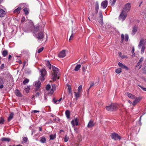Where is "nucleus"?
Wrapping results in <instances>:
<instances>
[{"label":"nucleus","mask_w":146,"mask_h":146,"mask_svg":"<svg viewBox=\"0 0 146 146\" xmlns=\"http://www.w3.org/2000/svg\"><path fill=\"white\" fill-rule=\"evenodd\" d=\"M52 79L54 81H55L57 78H59V76L60 75V73L59 69L56 67L52 66Z\"/></svg>","instance_id":"nucleus-1"},{"label":"nucleus","mask_w":146,"mask_h":146,"mask_svg":"<svg viewBox=\"0 0 146 146\" xmlns=\"http://www.w3.org/2000/svg\"><path fill=\"white\" fill-rule=\"evenodd\" d=\"M27 29L26 32L29 33L33 31V33H35L37 32L38 30V27H35L33 25H32L29 26Z\"/></svg>","instance_id":"nucleus-2"},{"label":"nucleus","mask_w":146,"mask_h":146,"mask_svg":"<svg viewBox=\"0 0 146 146\" xmlns=\"http://www.w3.org/2000/svg\"><path fill=\"white\" fill-rule=\"evenodd\" d=\"M39 71L40 72V76L39 78V80L42 82L45 79L44 76L46 74V71L44 68H42Z\"/></svg>","instance_id":"nucleus-3"},{"label":"nucleus","mask_w":146,"mask_h":146,"mask_svg":"<svg viewBox=\"0 0 146 146\" xmlns=\"http://www.w3.org/2000/svg\"><path fill=\"white\" fill-rule=\"evenodd\" d=\"M117 108V104H112L106 107V110L108 111H113L116 110Z\"/></svg>","instance_id":"nucleus-4"},{"label":"nucleus","mask_w":146,"mask_h":146,"mask_svg":"<svg viewBox=\"0 0 146 146\" xmlns=\"http://www.w3.org/2000/svg\"><path fill=\"white\" fill-rule=\"evenodd\" d=\"M131 8V3H128L125 5L122 11L127 13L130 10Z\"/></svg>","instance_id":"nucleus-5"},{"label":"nucleus","mask_w":146,"mask_h":146,"mask_svg":"<svg viewBox=\"0 0 146 146\" xmlns=\"http://www.w3.org/2000/svg\"><path fill=\"white\" fill-rule=\"evenodd\" d=\"M127 16V13L122 11L119 17V20L123 21L125 20Z\"/></svg>","instance_id":"nucleus-6"},{"label":"nucleus","mask_w":146,"mask_h":146,"mask_svg":"<svg viewBox=\"0 0 146 146\" xmlns=\"http://www.w3.org/2000/svg\"><path fill=\"white\" fill-rule=\"evenodd\" d=\"M111 136L112 138L115 140H120L121 139V137L117 134L115 133H112Z\"/></svg>","instance_id":"nucleus-7"},{"label":"nucleus","mask_w":146,"mask_h":146,"mask_svg":"<svg viewBox=\"0 0 146 146\" xmlns=\"http://www.w3.org/2000/svg\"><path fill=\"white\" fill-rule=\"evenodd\" d=\"M98 21L102 25L103 24V15L101 12H100L99 13Z\"/></svg>","instance_id":"nucleus-8"},{"label":"nucleus","mask_w":146,"mask_h":146,"mask_svg":"<svg viewBox=\"0 0 146 146\" xmlns=\"http://www.w3.org/2000/svg\"><path fill=\"white\" fill-rule=\"evenodd\" d=\"M78 123L79 120L77 118H76L75 119L72 120L71 122V123L73 127H74L75 125L76 126H77L78 125Z\"/></svg>","instance_id":"nucleus-9"},{"label":"nucleus","mask_w":146,"mask_h":146,"mask_svg":"<svg viewBox=\"0 0 146 146\" xmlns=\"http://www.w3.org/2000/svg\"><path fill=\"white\" fill-rule=\"evenodd\" d=\"M41 83L40 80L37 81L35 82V87L36 91L38 90L40 87Z\"/></svg>","instance_id":"nucleus-10"},{"label":"nucleus","mask_w":146,"mask_h":146,"mask_svg":"<svg viewBox=\"0 0 146 146\" xmlns=\"http://www.w3.org/2000/svg\"><path fill=\"white\" fill-rule=\"evenodd\" d=\"M135 99L133 103V105L135 106L141 100L142 98L141 97H136L135 98Z\"/></svg>","instance_id":"nucleus-11"},{"label":"nucleus","mask_w":146,"mask_h":146,"mask_svg":"<svg viewBox=\"0 0 146 146\" xmlns=\"http://www.w3.org/2000/svg\"><path fill=\"white\" fill-rule=\"evenodd\" d=\"M108 2L107 0H105L103 1L101 4V6L104 9H105L107 6Z\"/></svg>","instance_id":"nucleus-12"},{"label":"nucleus","mask_w":146,"mask_h":146,"mask_svg":"<svg viewBox=\"0 0 146 146\" xmlns=\"http://www.w3.org/2000/svg\"><path fill=\"white\" fill-rule=\"evenodd\" d=\"M118 65L119 67L122 68H124L126 70H128L129 69L128 68L127 66H125L121 63L119 62L118 63Z\"/></svg>","instance_id":"nucleus-13"},{"label":"nucleus","mask_w":146,"mask_h":146,"mask_svg":"<svg viewBox=\"0 0 146 146\" xmlns=\"http://www.w3.org/2000/svg\"><path fill=\"white\" fill-rule=\"evenodd\" d=\"M66 56L65 50H62L58 54V56L59 58H63Z\"/></svg>","instance_id":"nucleus-14"},{"label":"nucleus","mask_w":146,"mask_h":146,"mask_svg":"<svg viewBox=\"0 0 146 146\" xmlns=\"http://www.w3.org/2000/svg\"><path fill=\"white\" fill-rule=\"evenodd\" d=\"M44 36V35L43 33L41 32L38 33V36H37V38L38 39H42Z\"/></svg>","instance_id":"nucleus-15"},{"label":"nucleus","mask_w":146,"mask_h":146,"mask_svg":"<svg viewBox=\"0 0 146 146\" xmlns=\"http://www.w3.org/2000/svg\"><path fill=\"white\" fill-rule=\"evenodd\" d=\"M125 95L129 98L131 99H135V96L127 92L125 93Z\"/></svg>","instance_id":"nucleus-16"},{"label":"nucleus","mask_w":146,"mask_h":146,"mask_svg":"<svg viewBox=\"0 0 146 146\" xmlns=\"http://www.w3.org/2000/svg\"><path fill=\"white\" fill-rule=\"evenodd\" d=\"M5 14V11L3 9H0V17H4Z\"/></svg>","instance_id":"nucleus-17"},{"label":"nucleus","mask_w":146,"mask_h":146,"mask_svg":"<svg viewBox=\"0 0 146 146\" xmlns=\"http://www.w3.org/2000/svg\"><path fill=\"white\" fill-rule=\"evenodd\" d=\"M94 124L93 123V121L92 120H90L88 123L87 127L88 128H90L94 126Z\"/></svg>","instance_id":"nucleus-18"},{"label":"nucleus","mask_w":146,"mask_h":146,"mask_svg":"<svg viewBox=\"0 0 146 146\" xmlns=\"http://www.w3.org/2000/svg\"><path fill=\"white\" fill-rule=\"evenodd\" d=\"M15 94L16 95L19 97H22V94L21 93L20 91L18 89H16L15 91Z\"/></svg>","instance_id":"nucleus-19"},{"label":"nucleus","mask_w":146,"mask_h":146,"mask_svg":"<svg viewBox=\"0 0 146 146\" xmlns=\"http://www.w3.org/2000/svg\"><path fill=\"white\" fill-rule=\"evenodd\" d=\"M137 29V26H135L133 27L132 32V35H134L136 33Z\"/></svg>","instance_id":"nucleus-20"},{"label":"nucleus","mask_w":146,"mask_h":146,"mask_svg":"<svg viewBox=\"0 0 146 146\" xmlns=\"http://www.w3.org/2000/svg\"><path fill=\"white\" fill-rule=\"evenodd\" d=\"M144 41V40L143 38H142L140 40L138 46L139 48H140L143 45V44Z\"/></svg>","instance_id":"nucleus-21"},{"label":"nucleus","mask_w":146,"mask_h":146,"mask_svg":"<svg viewBox=\"0 0 146 146\" xmlns=\"http://www.w3.org/2000/svg\"><path fill=\"white\" fill-rule=\"evenodd\" d=\"M40 141L42 143H44L46 141V139L43 137H40Z\"/></svg>","instance_id":"nucleus-22"},{"label":"nucleus","mask_w":146,"mask_h":146,"mask_svg":"<svg viewBox=\"0 0 146 146\" xmlns=\"http://www.w3.org/2000/svg\"><path fill=\"white\" fill-rule=\"evenodd\" d=\"M14 114L13 113H11L8 118V121H10L13 118Z\"/></svg>","instance_id":"nucleus-23"},{"label":"nucleus","mask_w":146,"mask_h":146,"mask_svg":"<svg viewBox=\"0 0 146 146\" xmlns=\"http://www.w3.org/2000/svg\"><path fill=\"white\" fill-rule=\"evenodd\" d=\"M21 7H19L18 8L15 9L14 11V13H19L20 12V10L21 9Z\"/></svg>","instance_id":"nucleus-24"},{"label":"nucleus","mask_w":146,"mask_h":146,"mask_svg":"<svg viewBox=\"0 0 146 146\" xmlns=\"http://www.w3.org/2000/svg\"><path fill=\"white\" fill-rule=\"evenodd\" d=\"M65 114L67 118L69 119L70 117V113L69 110H67L66 111Z\"/></svg>","instance_id":"nucleus-25"},{"label":"nucleus","mask_w":146,"mask_h":146,"mask_svg":"<svg viewBox=\"0 0 146 146\" xmlns=\"http://www.w3.org/2000/svg\"><path fill=\"white\" fill-rule=\"evenodd\" d=\"M1 140L3 141L9 142V141H10L11 139L9 138L3 137L1 139Z\"/></svg>","instance_id":"nucleus-26"},{"label":"nucleus","mask_w":146,"mask_h":146,"mask_svg":"<svg viewBox=\"0 0 146 146\" xmlns=\"http://www.w3.org/2000/svg\"><path fill=\"white\" fill-rule=\"evenodd\" d=\"M8 52L7 50H5L3 51L2 52V54L3 57H5L6 56Z\"/></svg>","instance_id":"nucleus-27"},{"label":"nucleus","mask_w":146,"mask_h":146,"mask_svg":"<svg viewBox=\"0 0 146 146\" xmlns=\"http://www.w3.org/2000/svg\"><path fill=\"white\" fill-rule=\"evenodd\" d=\"M116 0H110L109 1L110 3L112 6H113L115 3Z\"/></svg>","instance_id":"nucleus-28"},{"label":"nucleus","mask_w":146,"mask_h":146,"mask_svg":"<svg viewBox=\"0 0 146 146\" xmlns=\"http://www.w3.org/2000/svg\"><path fill=\"white\" fill-rule=\"evenodd\" d=\"M80 93V92H74V95L76 99H77L79 97Z\"/></svg>","instance_id":"nucleus-29"},{"label":"nucleus","mask_w":146,"mask_h":146,"mask_svg":"<svg viewBox=\"0 0 146 146\" xmlns=\"http://www.w3.org/2000/svg\"><path fill=\"white\" fill-rule=\"evenodd\" d=\"M74 34L75 33H74L73 29H72V34L70 37L69 40V41H70L71 40H72L73 39L74 37Z\"/></svg>","instance_id":"nucleus-30"},{"label":"nucleus","mask_w":146,"mask_h":146,"mask_svg":"<svg viewBox=\"0 0 146 146\" xmlns=\"http://www.w3.org/2000/svg\"><path fill=\"white\" fill-rule=\"evenodd\" d=\"M81 65L80 64H77L76 65L75 68H74V70L77 71L80 68Z\"/></svg>","instance_id":"nucleus-31"},{"label":"nucleus","mask_w":146,"mask_h":146,"mask_svg":"<svg viewBox=\"0 0 146 146\" xmlns=\"http://www.w3.org/2000/svg\"><path fill=\"white\" fill-rule=\"evenodd\" d=\"M56 137V135L55 134L54 135L51 134L50 136V140H53Z\"/></svg>","instance_id":"nucleus-32"},{"label":"nucleus","mask_w":146,"mask_h":146,"mask_svg":"<svg viewBox=\"0 0 146 146\" xmlns=\"http://www.w3.org/2000/svg\"><path fill=\"white\" fill-rule=\"evenodd\" d=\"M67 86L68 87V91L69 94H72V90H71V87L70 85L68 84L67 85Z\"/></svg>","instance_id":"nucleus-33"},{"label":"nucleus","mask_w":146,"mask_h":146,"mask_svg":"<svg viewBox=\"0 0 146 146\" xmlns=\"http://www.w3.org/2000/svg\"><path fill=\"white\" fill-rule=\"evenodd\" d=\"M30 89V86H28L27 87H25V90L27 93H28Z\"/></svg>","instance_id":"nucleus-34"},{"label":"nucleus","mask_w":146,"mask_h":146,"mask_svg":"<svg viewBox=\"0 0 146 146\" xmlns=\"http://www.w3.org/2000/svg\"><path fill=\"white\" fill-rule=\"evenodd\" d=\"M122 71L121 69L120 68H118L115 70V72L117 74H119Z\"/></svg>","instance_id":"nucleus-35"},{"label":"nucleus","mask_w":146,"mask_h":146,"mask_svg":"<svg viewBox=\"0 0 146 146\" xmlns=\"http://www.w3.org/2000/svg\"><path fill=\"white\" fill-rule=\"evenodd\" d=\"M5 82L4 79L2 77L0 78V85L1 84H3Z\"/></svg>","instance_id":"nucleus-36"},{"label":"nucleus","mask_w":146,"mask_h":146,"mask_svg":"<svg viewBox=\"0 0 146 146\" xmlns=\"http://www.w3.org/2000/svg\"><path fill=\"white\" fill-rule=\"evenodd\" d=\"M23 10L24 11L25 14L27 15L29 13V10L27 8H25L23 9Z\"/></svg>","instance_id":"nucleus-37"},{"label":"nucleus","mask_w":146,"mask_h":146,"mask_svg":"<svg viewBox=\"0 0 146 146\" xmlns=\"http://www.w3.org/2000/svg\"><path fill=\"white\" fill-rule=\"evenodd\" d=\"M46 65L50 69L51 68V65L49 61H47L46 62Z\"/></svg>","instance_id":"nucleus-38"},{"label":"nucleus","mask_w":146,"mask_h":146,"mask_svg":"<svg viewBox=\"0 0 146 146\" xmlns=\"http://www.w3.org/2000/svg\"><path fill=\"white\" fill-rule=\"evenodd\" d=\"M142 65L141 64V63L139 62H137V64L136 66V68H138V69H140Z\"/></svg>","instance_id":"nucleus-39"},{"label":"nucleus","mask_w":146,"mask_h":146,"mask_svg":"<svg viewBox=\"0 0 146 146\" xmlns=\"http://www.w3.org/2000/svg\"><path fill=\"white\" fill-rule=\"evenodd\" d=\"M142 65L141 64V63L139 62H137V64L136 66V68H138V69H140Z\"/></svg>","instance_id":"nucleus-40"},{"label":"nucleus","mask_w":146,"mask_h":146,"mask_svg":"<svg viewBox=\"0 0 146 146\" xmlns=\"http://www.w3.org/2000/svg\"><path fill=\"white\" fill-rule=\"evenodd\" d=\"M145 49V46H144V45H143L142 46L141 51V53L142 54H143L144 53Z\"/></svg>","instance_id":"nucleus-41"},{"label":"nucleus","mask_w":146,"mask_h":146,"mask_svg":"<svg viewBox=\"0 0 146 146\" xmlns=\"http://www.w3.org/2000/svg\"><path fill=\"white\" fill-rule=\"evenodd\" d=\"M29 80L27 79H26L23 82L24 84L25 85L29 82Z\"/></svg>","instance_id":"nucleus-42"},{"label":"nucleus","mask_w":146,"mask_h":146,"mask_svg":"<svg viewBox=\"0 0 146 146\" xmlns=\"http://www.w3.org/2000/svg\"><path fill=\"white\" fill-rule=\"evenodd\" d=\"M69 139V137L67 136V135H66L65 137L64 138V141L65 142H67Z\"/></svg>","instance_id":"nucleus-43"},{"label":"nucleus","mask_w":146,"mask_h":146,"mask_svg":"<svg viewBox=\"0 0 146 146\" xmlns=\"http://www.w3.org/2000/svg\"><path fill=\"white\" fill-rule=\"evenodd\" d=\"M82 86L81 85L79 86L78 87V92H80L82 90Z\"/></svg>","instance_id":"nucleus-44"},{"label":"nucleus","mask_w":146,"mask_h":146,"mask_svg":"<svg viewBox=\"0 0 146 146\" xmlns=\"http://www.w3.org/2000/svg\"><path fill=\"white\" fill-rule=\"evenodd\" d=\"M129 36L127 34H125V35L124 39L126 41H127L128 40Z\"/></svg>","instance_id":"nucleus-45"},{"label":"nucleus","mask_w":146,"mask_h":146,"mask_svg":"<svg viewBox=\"0 0 146 146\" xmlns=\"http://www.w3.org/2000/svg\"><path fill=\"white\" fill-rule=\"evenodd\" d=\"M95 9H99V5L98 2H96L95 4Z\"/></svg>","instance_id":"nucleus-46"},{"label":"nucleus","mask_w":146,"mask_h":146,"mask_svg":"<svg viewBox=\"0 0 146 146\" xmlns=\"http://www.w3.org/2000/svg\"><path fill=\"white\" fill-rule=\"evenodd\" d=\"M90 86L89 88V89H88V92H89V90L93 86H94V83L93 82H91L90 83Z\"/></svg>","instance_id":"nucleus-47"},{"label":"nucleus","mask_w":146,"mask_h":146,"mask_svg":"<svg viewBox=\"0 0 146 146\" xmlns=\"http://www.w3.org/2000/svg\"><path fill=\"white\" fill-rule=\"evenodd\" d=\"M51 86L50 85L48 84L47 85L46 87V89L47 90H49Z\"/></svg>","instance_id":"nucleus-48"},{"label":"nucleus","mask_w":146,"mask_h":146,"mask_svg":"<svg viewBox=\"0 0 146 146\" xmlns=\"http://www.w3.org/2000/svg\"><path fill=\"white\" fill-rule=\"evenodd\" d=\"M43 49L44 48L43 47H42L39 49L37 51L38 53H39L41 52L43 50Z\"/></svg>","instance_id":"nucleus-49"},{"label":"nucleus","mask_w":146,"mask_h":146,"mask_svg":"<svg viewBox=\"0 0 146 146\" xmlns=\"http://www.w3.org/2000/svg\"><path fill=\"white\" fill-rule=\"evenodd\" d=\"M143 60H144L143 57H141L139 59L138 62L141 64V63L143 61Z\"/></svg>","instance_id":"nucleus-50"},{"label":"nucleus","mask_w":146,"mask_h":146,"mask_svg":"<svg viewBox=\"0 0 146 146\" xmlns=\"http://www.w3.org/2000/svg\"><path fill=\"white\" fill-rule=\"evenodd\" d=\"M4 121V120L3 118H1L0 119V124H3Z\"/></svg>","instance_id":"nucleus-51"},{"label":"nucleus","mask_w":146,"mask_h":146,"mask_svg":"<svg viewBox=\"0 0 146 146\" xmlns=\"http://www.w3.org/2000/svg\"><path fill=\"white\" fill-rule=\"evenodd\" d=\"M23 140L24 142H26L27 141L28 138L27 137H24L23 138Z\"/></svg>","instance_id":"nucleus-52"},{"label":"nucleus","mask_w":146,"mask_h":146,"mask_svg":"<svg viewBox=\"0 0 146 146\" xmlns=\"http://www.w3.org/2000/svg\"><path fill=\"white\" fill-rule=\"evenodd\" d=\"M139 87H140L143 91H146V88H144L141 86V85H138Z\"/></svg>","instance_id":"nucleus-53"},{"label":"nucleus","mask_w":146,"mask_h":146,"mask_svg":"<svg viewBox=\"0 0 146 146\" xmlns=\"http://www.w3.org/2000/svg\"><path fill=\"white\" fill-rule=\"evenodd\" d=\"M55 90H53V89H51L50 91V92L49 93L50 94H52L54 92V91Z\"/></svg>","instance_id":"nucleus-54"},{"label":"nucleus","mask_w":146,"mask_h":146,"mask_svg":"<svg viewBox=\"0 0 146 146\" xmlns=\"http://www.w3.org/2000/svg\"><path fill=\"white\" fill-rule=\"evenodd\" d=\"M121 58L122 59H123L124 58H128V57L126 55H123L122 56Z\"/></svg>","instance_id":"nucleus-55"},{"label":"nucleus","mask_w":146,"mask_h":146,"mask_svg":"<svg viewBox=\"0 0 146 146\" xmlns=\"http://www.w3.org/2000/svg\"><path fill=\"white\" fill-rule=\"evenodd\" d=\"M27 62L26 61H24L23 64V67H24L25 66H27Z\"/></svg>","instance_id":"nucleus-56"},{"label":"nucleus","mask_w":146,"mask_h":146,"mask_svg":"<svg viewBox=\"0 0 146 146\" xmlns=\"http://www.w3.org/2000/svg\"><path fill=\"white\" fill-rule=\"evenodd\" d=\"M73 127L74 128L75 131L76 133H77L78 131V128L76 127H75L74 126Z\"/></svg>","instance_id":"nucleus-57"},{"label":"nucleus","mask_w":146,"mask_h":146,"mask_svg":"<svg viewBox=\"0 0 146 146\" xmlns=\"http://www.w3.org/2000/svg\"><path fill=\"white\" fill-rule=\"evenodd\" d=\"M121 41L122 42H123L124 38V35L123 34H122L121 35Z\"/></svg>","instance_id":"nucleus-58"},{"label":"nucleus","mask_w":146,"mask_h":146,"mask_svg":"<svg viewBox=\"0 0 146 146\" xmlns=\"http://www.w3.org/2000/svg\"><path fill=\"white\" fill-rule=\"evenodd\" d=\"M56 88V87L55 85L53 84L52 85V89H53V90H55Z\"/></svg>","instance_id":"nucleus-59"},{"label":"nucleus","mask_w":146,"mask_h":146,"mask_svg":"<svg viewBox=\"0 0 146 146\" xmlns=\"http://www.w3.org/2000/svg\"><path fill=\"white\" fill-rule=\"evenodd\" d=\"M4 65L3 64H1V66H0V68L1 69H3V68H4Z\"/></svg>","instance_id":"nucleus-60"},{"label":"nucleus","mask_w":146,"mask_h":146,"mask_svg":"<svg viewBox=\"0 0 146 146\" xmlns=\"http://www.w3.org/2000/svg\"><path fill=\"white\" fill-rule=\"evenodd\" d=\"M53 101L54 103L56 104H58V102L57 100H55L54 99H53Z\"/></svg>","instance_id":"nucleus-61"},{"label":"nucleus","mask_w":146,"mask_h":146,"mask_svg":"<svg viewBox=\"0 0 146 146\" xmlns=\"http://www.w3.org/2000/svg\"><path fill=\"white\" fill-rule=\"evenodd\" d=\"M25 20V18L24 17H23L21 19V22L23 23Z\"/></svg>","instance_id":"nucleus-62"},{"label":"nucleus","mask_w":146,"mask_h":146,"mask_svg":"<svg viewBox=\"0 0 146 146\" xmlns=\"http://www.w3.org/2000/svg\"><path fill=\"white\" fill-rule=\"evenodd\" d=\"M39 95V92H37L36 93L35 96H36V97H38Z\"/></svg>","instance_id":"nucleus-63"},{"label":"nucleus","mask_w":146,"mask_h":146,"mask_svg":"<svg viewBox=\"0 0 146 146\" xmlns=\"http://www.w3.org/2000/svg\"><path fill=\"white\" fill-rule=\"evenodd\" d=\"M142 71H143V73L144 74H146V71H145V69H143L142 70Z\"/></svg>","instance_id":"nucleus-64"}]
</instances>
